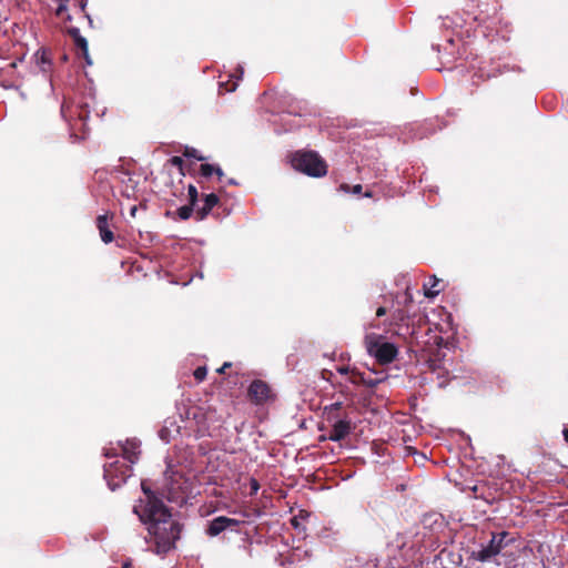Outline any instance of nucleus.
Listing matches in <instances>:
<instances>
[{
    "instance_id": "14",
    "label": "nucleus",
    "mask_w": 568,
    "mask_h": 568,
    "mask_svg": "<svg viewBox=\"0 0 568 568\" xmlns=\"http://www.w3.org/2000/svg\"><path fill=\"white\" fill-rule=\"evenodd\" d=\"M355 376L358 378L357 382L362 383L363 385L369 387V388H374L376 387L378 384H381L382 382H384L386 379V374L384 372H379V373H374V376H372L371 374H366V373H357L355 374Z\"/></svg>"
},
{
    "instance_id": "10",
    "label": "nucleus",
    "mask_w": 568,
    "mask_h": 568,
    "mask_svg": "<svg viewBox=\"0 0 568 568\" xmlns=\"http://www.w3.org/2000/svg\"><path fill=\"white\" fill-rule=\"evenodd\" d=\"M248 396L254 403L262 404L270 396V387L261 379L253 381L248 387Z\"/></svg>"
},
{
    "instance_id": "27",
    "label": "nucleus",
    "mask_w": 568,
    "mask_h": 568,
    "mask_svg": "<svg viewBox=\"0 0 568 568\" xmlns=\"http://www.w3.org/2000/svg\"><path fill=\"white\" fill-rule=\"evenodd\" d=\"M171 163H172V165H174V166H176L179 169H182V166H183V159L180 158V156H173L171 159Z\"/></svg>"
},
{
    "instance_id": "9",
    "label": "nucleus",
    "mask_w": 568,
    "mask_h": 568,
    "mask_svg": "<svg viewBox=\"0 0 568 568\" xmlns=\"http://www.w3.org/2000/svg\"><path fill=\"white\" fill-rule=\"evenodd\" d=\"M141 443L136 439H126L124 443H120L122 457L120 459L129 463L130 465L135 464L139 460L141 454Z\"/></svg>"
},
{
    "instance_id": "21",
    "label": "nucleus",
    "mask_w": 568,
    "mask_h": 568,
    "mask_svg": "<svg viewBox=\"0 0 568 568\" xmlns=\"http://www.w3.org/2000/svg\"><path fill=\"white\" fill-rule=\"evenodd\" d=\"M184 155L186 158H193V159H196L197 161H203L205 160L204 156H202L199 151L194 148H186L185 151H184Z\"/></svg>"
},
{
    "instance_id": "5",
    "label": "nucleus",
    "mask_w": 568,
    "mask_h": 568,
    "mask_svg": "<svg viewBox=\"0 0 568 568\" xmlns=\"http://www.w3.org/2000/svg\"><path fill=\"white\" fill-rule=\"evenodd\" d=\"M104 456L108 458L116 457L115 460L108 463L103 467V477L111 490H115L126 481L132 475V467L126 462L120 459L112 449H105Z\"/></svg>"
},
{
    "instance_id": "6",
    "label": "nucleus",
    "mask_w": 568,
    "mask_h": 568,
    "mask_svg": "<svg viewBox=\"0 0 568 568\" xmlns=\"http://www.w3.org/2000/svg\"><path fill=\"white\" fill-rule=\"evenodd\" d=\"M507 536V531L493 534L489 544L483 546L478 551L474 552V558L480 562L489 561L508 545V542L505 540Z\"/></svg>"
},
{
    "instance_id": "44",
    "label": "nucleus",
    "mask_w": 568,
    "mask_h": 568,
    "mask_svg": "<svg viewBox=\"0 0 568 568\" xmlns=\"http://www.w3.org/2000/svg\"><path fill=\"white\" fill-rule=\"evenodd\" d=\"M197 276H199L200 278H202V277H203V274H202V273H197Z\"/></svg>"
},
{
    "instance_id": "15",
    "label": "nucleus",
    "mask_w": 568,
    "mask_h": 568,
    "mask_svg": "<svg viewBox=\"0 0 568 568\" xmlns=\"http://www.w3.org/2000/svg\"><path fill=\"white\" fill-rule=\"evenodd\" d=\"M219 203V197L214 193L206 194L203 199V206L199 210L197 215L203 220L212 209Z\"/></svg>"
},
{
    "instance_id": "16",
    "label": "nucleus",
    "mask_w": 568,
    "mask_h": 568,
    "mask_svg": "<svg viewBox=\"0 0 568 568\" xmlns=\"http://www.w3.org/2000/svg\"><path fill=\"white\" fill-rule=\"evenodd\" d=\"M200 172L201 175L204 178H211L213 174H216L221 180L223 176V171L221 166L209 163L201 164Z\"/></svg>"
},
{
    "instance_id": "39",
    "label": "nucleus",
    "mask_w": 568,
    "mask_h": 568,
    "mask_svg": "<svg viewBox=\"0 0 568 568\" xmlns=\"http://www.w3.org/2000/svg\"><path fill=\"white\" fill-rule=\"evenodd\" d=\"M433 280H434V281H432V284H435V285L437 286V284H438L437 278L434 276V277H433Z\"/></svg>"
},
{
    "instance_id": "33",
    "label": "nucleus",
    "mask_w": 568,
    "mask_h": 568,
    "mask_svg": "<svg viewBox=\"0 0 568 568\" xmlns=\"http://www.w3.org/2000/svg\"><path fill=\"white\" fill-rule=\"evenodd\" d=\"M231 366V363H224L223 366L221 368L217 369V373H224L225 368L226 367H230Z\"/></svg>"
},
{
    "instance_id": "4",
    "label": "nucleus",
    "mask_w": 568,
    "mask_h": 568,
    "mask_svg": "<svg viewBox=\"0 0 568 568\" xmlns=\"http://www.w3.org/2000/svg\"><path fill=\"white\" fill-rule=\"evenodd\" d=\"M365 347L368 355L383 365L392 363L398 355V348L394 343L375 333L365 336Z\"/></svg>"
},
{
    "instance_id": "19",
    "label": "nucleus",
    "mask_w": 568,
    "mask_h": 568,
    "mask_svg": "<svg viewBox=\"0 0 568 568\" xmlns=\"http://www.w3.org/2000/svg\"><path fill=\"white\" fill-rule=\"evenodd\" d=\"M236 72H237V75L235 78H236V81H239L242 79V77L244 74V70L242 67H240ZM221 87H225V91H227V92H233L236 90L237 82H233L231 87H229L227 84L221 83Z\"/></svg>"
},
{
    "instance_id": "37",
    "label": "nucleus",
    "mask_w": 568,
    "mask_h": 568,
    "mask_svg": "<svg viewBox=\"0 0 568 568\" xmlns=\"http://www.w3.org/2000/svg\"><path fill=\"white\" fill-rule=\"evenodd\" d=\"M227 184H230V185H236V184H237V182H236L234 179H230V180L227 181Z\"/></svg>"
},
{
    "instance_id": "8",
    "label": "nucleus",
    "mask_w": 568,
    "mask_h": 568,
    "mask_svg": "<svg viewBox=\"0 0 568 568\" xmlns=\"http://www.w3.org/2000/svg\"><path fill=\"white\" fill-rule=\"evenodd\" d=\"M332 428L327 437L321 439H328L331 442H342L353 430L352 420L348 417L332 419Z\"/></svg>"
},
{
    "instance_id": "43",
    "label": "nucleus",
    "mask_w": 568,
    "mask_h": 568,
    "mask_svg": "<svg viewBox=\"0 0 568 568\" xmlns=\"http://www.w3.org/2000/svg\"><path fill=\"white\" fill-rule=\"evenodd\" d=\"M448 43H449V44H453V43H454V40H453V39H449V40H448Z\"/></svg>"
},
{
    "instance_id": "38",
    "label": "nucleus",
    "mask_w": 568,
    "mask_h": 568,
    "mask_svg": "<svg viewBox=\"0 0 568 568\" xmlns=\"http://www.w3.org/2000/svg\"><path fill=\"white\" fill-rule=\"evenodd\" d=\"M341 189L347 192L349 190V186L347 184H342Z\"/></svg>"
},
{
    "instance_id": "7",
    "label": "nucleus",
    "mask_w": 568,
    "mask_h": 568,
    "mask_svg": "<svg viewBox=\"0 0 568 568\" xmlns=\"http://www.w3.org/2000/svg\"><path fill=\"white\" fill-rule=\"evenodd\" d=\"M241 520L226 516H219L209 521L205 534L210 537H216L223 531H237Z\"/></svg>"
},
{
    "instance_id": "29",
    "label": "nucleus",
    "mask_w": 568,
    "mask_h": 568,
    "mask_svg": "<svg viewBox=\"0 0 568 568\" xmlns=\"http://www.w3.org/2000/svg\"><path fill=\"white\" fill-rule=\"evenodd\" d=\"M394 318H396V320H398V321H404V320H405V313H404V311L398 310V311L394 314Z\"/></svg>"
},
{
    "instance_id": "13",
    "label": "nucleus",
    "mask_w": 568,
    "mask_h": 568,
    "mask_svg": "<svg viewBox=\"0 0 568 568\" xmlns=\"http://www.w3.org/2000/svg\"><path fill=\"white\" fill-rule=\"evenodd\" d=\"M33 60L42 73L47 74L50 71L52 61L47 49L40 48L37 50Z\"/></svg>"
},
{
    "instance_id": "31",
    "label": "nucleus",
    "mask_w": 568,
    "mask_h": 568,
    "mask_svg": "<svg viewBox=\"0 0 568 568\" xmlns=\"http://www.w3.org/2000/svg\"><path fill=\"white\" fill-rule=\"evenodd\" d=\"M362 192V185L361 184H356L352 187V193L353 194H359Z\"/></svg>"
},
{
    "instance_id": "32",
    "label": "nucleus",
    "mask_w": 568,
    "mask_h": 568,
    "mask_svg": "<svg viewBox=\"0 0 568 568\" xmlns=\"http://www.w3.org/2000/svg\"><path fill=\"white\" fill-rule=\"evenodd\" d=\"M348 371H349L348 367H339V368H337V372L339 374H342V375L348 374Z\"/></svg>"
},
{
    "instance_id": "24",
    "label": "nucleus",
    "mask_w": 568,
    "mask_h": 568,
    "mask_svg": "<svg viewBox=\"0 0 568 568\" xmlns=\"http://www.w3.org/2000/svg\"><path fill=\"white\" fill-rule=\"evenodd\" d=\"M250 488H251V495L257 494L260 489V484L255 478L250 479Z\"/></svg>"
},
{
    "instance_id": "20",
    "label": "nucleus",
    "mask_w": 568,
    "mask_h": 568,
    "mask_svg": "<svg viewBox=\"0 0 568 568\" xmlns=\"http://www.w3.org/2000/svg\"><path fill=\"white\" fill-rule=\"evenodd\" d=\"M342 402L332 403L331 405L325 407V413L327 414V420L334 419L332 414L333 412L339 410L342 407Z\"/></svg>"
},
{
    "instance_id": "2",
    "label": "nucleus",
    "mask_w": 568,
    "mask_h": 568,
    "mask_svg": "<svg viewBox=\"0 0 568 568\" xmlns=\"http://www.w3.org/2000/svg\"><path fill=\"white\" fill-rule=\"evenodd\" d=\"M194 481L180 466L168 464L161 494L170 503L183 506L194 494Z\"/></svg>"
},
{
    "instance_id": "22",
    "label": "nucleus",
    "mask_w": 568,
    "mask_h": 568,
    "mask_svg": "<svg viewBox=\"0 0 568 568\" xmlns=\"http://www.w3.org/2000/svg\"><path fill=\"white\" fill-rule=\"evenodd\" d=\"M189 196H190V204L194 205V203L197 201V189L190 184L187 187Z\"/></svg>"
},
{
    "instance_id": "35",
    "label": "nucleus",
    "mask_w": 568,
    "mask_h": 568,
    "mask_svg": "<svg viewBox=\"0 0 568 568\" xmlns=\"http://www.w3.org/2000/svg\"><path fill=\"white\" fill-rule=\"evenodd\" d=\"M136 210H138V207L135 205L131 207V210H130L131 216L135 215Z\"/></svg>"
},
{
    "instance_id": "40",
    "label": "nucleus",
    "mask_w": 568,
    "mask_h": 568,
    "mask_svg": "<svg viewBox=\"0 0 568 568\" xmlns=\"http://www.w3.org/2000/svg\"><path fill=\"white\" fill-rule=\"evenodd\" d=\"M292 525H293V526H295V527H297V520H296L295 518H294V519H292Z\"/></svg>"
},
{
    "instance_id": "12",
    "label": "nucleus",
    "mask_w": 568,
    "mask_h": 568,
    "mask_svg": "<svg viewBox=\"0 0 568 568\" xmlns=\"http://www.w3.org/2000/svg\"><path fill=\"white\" fill-rule=\"evenodd\" d=\"M97 227L103 243L109 244L113 241L114 235L109 225L108 214H101L97 217Z\"/></svg>"
},
{
    "instance_id": "28",
    "label": "nucleus",
    "mask_w": 568,
    "mask_h": 568,
    "mask_svg": "<svg viewBox=\"0 0 568 568\" xmlns=\"http://www.w3.org/2000/svg\"><path fill=\"white\" fill-rule=\"evenodd\" d=\"M166 420L169 422V424H168L169 425V429H172L173 433L179 434L180 433V427L176 426L175 422L170 420V419H166Z\"/></svg>"
},
{
    "instance_id": "17",
    "label": "nucleus",
    "mask_w": 568,
    "mask_h": 568,
    "mask_svg": "<svg viewBox=\"0 0 568 568\" xmlns=\"http://www.w3.org/2000/svg\"><path fill=\"white\" fill-rule=\"evenodd\" d=\"M168 424H169V422L165 420L163 427L159 432L160 438L165 443H170V440H171V438H173V434H174L172 429H169Z\"/></svg>"
},
{
    "instance_id": "26",
    "label": "nucleus",
    "mask_w": 568,
    "mask_h": 568,
    "mask_svg": "<svg viewBox=\"0 0 568 568\" xmlns=\"http://www.w3.org/2000/svg\"><path fill=\"white\" fill-rule=\"evenodd\" d=\"M67 9H68V6H67L65 1L60 0V3L55 10L57 16H61L62 12L67 11Z\"/></svg>"
},
{
    "instance_id": "3",
    "label": "nucleus",
    "mask_w": 568,
    "mask_h": 568,
    "mask_svg": "<svg viewBox=\"0 0 568 568\" xmlns=\"http://www.w3.org/2000/svg\"><path fill=\"white\" fill-rule=\"evenodd\" d=\"M292 168L312 178H322L327 173L325 161L314 151H297L291 158Z\"/></svg>"
},
{
    "instance_id": "30",
    "label": "nucleus",
    "mask_w": 568,
    "mask_h": 568,
    "mask_svg": "<svg viewBox=\"0 0 568 568\" xmlns=\"http://www.w3.org/2000/svg\"><path fill=\"white\" fill-rule=\"evenodd\" d=\"M385 314H386V308L384 306H381V307L377 308V311H376V316L377 317H382Z\"/></svg>"
},
{
    "instance_id": "41",
    "label": "nucleus",
    "mask_w": 568,
    "mask_h": 568,
    "mask_svg": "<svg viewBox=\"0 0 568 568\" xmlns=\"http://www.w3.org/2000/svg\"><path fill=\"white\" fill-rule=\"evenodd\" d=\"M85 6H87V2H85V1H83V2L81 3V9L83 10V9L85 8Z\"/></svg>"
},
{
    "instance_id": "11",
    "label": "nucleus",
    "mask_w": 568,
    "mask_h": 568,
    "mask_svg": "<svg viewBox=\"0 0 568 568\" xmlns=\"http://www.w3.org/2000/svg\"><path fill=\"white\" fill-rule=\"evenodd\" d=\"M68 33L70 34V37L73 39V42H74V45L81 50L82 52V55L85 60V63L87 65H91L92 64V60L90 58V54H89V44H88V40L81 34L80 32V29L77 28V27H71L69 30H68Z\"/></svg>"
},
{
    "instance_id": "36",
    "label": "nucleus",
    "mask_w": 568,
    "mask_h": 568,
    "mask_svg": "<svg viewBox=\"0 0 568 568\" xmlns=\"http://www.w3.org/2000/svg\"><path fill=\"white\" fill-rule=\"evenodd\" d=\"M122 568H132V565L130 561H126L122 565Z\"/></svg>"
},
{
    "instance_id": "34",
    "label": "nucleus",
    "mask_w": 568,
    "mask_h": 568,
    "mask_svg": "<svg viewBox=\"0 0 568 568\" xmlns=\"http://www.w3.org/2000/svg\"><path fill=\"white\" fill-rule=\"evenodd\" d=\"M562 435H564V439H565V442L568 444V428H565V429L562 430Z\"/></svg>"
},
{
    "instance_id": "25",
    "label": "nucleus",
    "mask_w": 568,
    "mask_h": 568,
    "mask_svg": "<svg viewBox=\"0 0 568 568\" xmlns=\"http://www.w3.org/2000/svg\"><path fill=\"white\" fill-rule=\"evenodd\" d=\"M439 292H440V290L437 288L435 284H432L430 288H428L425 292V295L428 296V297H434V296L438 295Z\"/></svg>"
},
{
    "instance_id": "23",
    "label": "nucleus",
    "mask_w": 568,
    "mask_h": 568,
    "mask_svg": "<svg viewBox=\"0 0 568 568\" xmlns=\"http://www.w3.org/2000/svg\"><path fill=\"white\" fill-rule=\"evenodd\" d=\"M206 368L204 366L197 367L194 371V378L199 382H202L206 376Z\"/></svg>"
},
{
    "instance_id": "1",
    "label": "nucleus",
    "mask_w": 568,
    "mask_h": 568,
    "mask_svg": "<svg viewBox=\"0 0 568 568\" xmlns=\"http://www.w3.org/2000/svg\"><path fill=\"white\" fill-rule=\"evenodd\" d=\"M145 494V500H140L133 507L134 514L138 515L141 523L146 526L149 537L144 538L145 542H153L155 554H166L174 548L176 540L180 538L181 525L173 519L170 509L162 500L155 498L151 490L141 484Z\"/></svg>"
},
{
    "instance_id": "42",
    "label": "nucleus",
    "mask_w": 568,
    "mask_h": 568,
    "mask_svg": "<svg viewBox=\"0 0 568 568\" xmlns=\"http://www.w3.org/2000/svg\"><path fill=\"white\" fill-rule=\"evenodd\" d=\"M87 18H88V20H89V23H90V24H92V19H91V17H90L89 14H87Z\"/></svg>"
},
{
    "instance_id": "18",
    "label": "nucleus",
    "mask_w": 568,
    "mask_h": 568,
    "mask_svg": "<svg viewBox=\"0 0 568 568\" xmlns=\"http://www.w3.org/2000/svg\"><path fill=\"white\" fill-rule=\"evenodd\" d=\"M193 212V205H183L178 209V215L181 220L185 221L191 217Z\"/></svg>"
}]
</instances>
